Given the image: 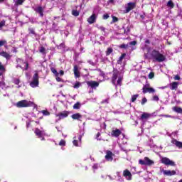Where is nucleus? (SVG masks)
<instances>
[{"label":"nucleus","mask_w":182,"mask_h":182,"mask_svg":"<svg viewBox=\"0 0 182 182\" xmlns=\"http://www.w3.org/2000/svg\"><path fill=\"white\" fill-rule=\"evenodd\" d=\"M28 32L31 35H36V33L35 32V29H33V28H29Z\"/></svg>","instance_id":"72a5a7b5"},{"label":"nucleus","mask_w":182,"mask_h":182,"mask_svg":"<svg viewBox=\"0 0 182 182\" xmlns=\"http://www.w3.org/2000/svg\"><path fill=\"white\" fill-rule=\"evenodd\" d=\"M14 85H19V83H21V80L18 78L14 79Z\"/></svg>","instance_id":"49530a36"},{"label":"nucleus","mask_w":182,"mask_h":182,"mask_svg":"<svg viewBox=\"0 0 182 182\" xmlns=\"http://www.w3.org/2000/svg\"><path fill=\"white\" fill-rule=\"evenodd\" d=\"M113 52V48H108L106 51V55L109 56Z\"/></svg>","instance_id":"c756f323"},{"label":"nucleus","mask_w":182,"mask_h":182,"mask_svg":"<svg viewBox=\"0 0 182 182\" xmlns=\"http://www.w3.org/2000/svg\"><path fill=\"white\" fill-rule=\"evenodd\" d=\"M69 116V112L68 111H63L61 112H59L55 115L56 117H58V120H62L63 119H66Z\"/></svg>","instance_id":"0eeeda50"},{"label":"nucleus","mask_w":182,"mask_h":182,"mask_svg":"<svg viewBox=\"0 0 182 182\" xmlns=\"http://www.w3.org/2000/svg\"><path fill=\"white\" fill-rule=\"evenodd\" d=\"M129 45L131 46H136V45H137V41H131L129 42Z\"/></svg>","instance_id":"c03bdc74"},{"label":"nucleus","mask_w":182,"mask_h":182,"mask_svg":"<svg viewBox=\"0 0 182 182\" xmlns=\"http://www.w3.org/2000/svg\"><path fill=\"white\" fill-rule=\"evenodd\" d=\"M119 48H120V49H127V48H129V45L122 44V45L119 46Z\"/></svg>","instance_id":"f704fd0d"},{"label":"nucleus","mask_w":182,"mask_h":182,"mask_svg":"<svg viewBox=\"0 0 182 182\" xmlns=\"http://www.w3.org/2000/svg\"><path fill=\"white\" fill-rule=\"evenodd\" d=\"M161 163H162V164H165V166H171L172 167L176 166V162L170 160V159L167 157H163L161 159Z\"/></svg>","instance_id":"423d86ee"},{"label":"nucleus","mask_w":182,"mask_h":182,"mask_svg":"<svg viewBox=\"0 0 182 182\" xmlns=\"http://www.w3.org/2000/svg\"><path fill=\"white\" fill-rule=\"evenodd\" d=\"M152 100H154V102H159V101L160 100V98H159V96L154 95V96L152 97Z\"/></svg>","instance_id":"a19ab883"},{"label":"nucleus","mask_w":182,"mask_h":182,"mask_svg":"<svg viewBox=\"0 0 182 182\" xmlns=\"http://www.w3.org/2000/svg\"><path fill=\"white\" fill-rule=\"evenodd\" d=\"M102 105L105 104V103H109V98L106 99V100H104L103 101H102L101 102Z\"/></svg>","instance_id":"6e6d98bb"},{"label":"nucleus","mask_w":182,"mask_h":182,"mask_svg":"<svg viewBox=\"0 0 182 182\" xmlns=\"http://www.w3.org/2000/svg\"><path fill=\"white\" fill-rule=\"evenodd\" d=\"M50 70H51L52 73H53L55 75V76H59V73H58V70H56L55 69V68L51 67Z\"/></svg>","instance_id":"c85d7f7f"},{"label":"nucleus","mask_w":182,"mask_h":182,"mask_svg":"<svg viewBox=\"0 0 182 182\" xmlns=\"http://www.w3.org/2000/svg\"><path fill=\"white\" fill-rule=\"evenodd\" d=\"M32 105H33L32 102L28 101L26 100H23L16 102V107H18V109H21L22 107H31Z\"/></svg>","instance_id":"7ed1b4c3"},{"label":"nucleus","mask_w":182,"mask_h":182,"mask_svg":"<svg viewBox=\"0 0 182 182\" xmlns=\"http://www.w3.org/2000/svg\"><path fill=\"white\" fill-rule=\"evenodd\" d=\"M13 52H14V53H16L18 52V50L16 48H14Z\"/></svg>","instance_id":"69168bd1"},{"label":"nucleus","mask_w":182,"mask_h":182,"mask_svg":"<svg viewBox=\"0 0 182 182\" xmlns=\"http://www.w3.org/2000/svg\"><path fill=\"white\" fill-rule=\"evenodd\" d=\"M162 117H171L170 115H161Z\"/></svg>","instance_id":"e2e57ef3"},{"label":"nucleus","mask_w":182,"mask_h":182,"mask_svg":"<svg viewBox=\"0 0 182 182\" xmlns=\"http://www.w3.org/2000/svg\"><path fill=\"white\" fill-rule=\"evenodd\" d=\"M122 176L129 181H130L133 177V175H132V172H130V171H129V169L124 170Z\"/></svg>","instance_id":"6e6552de"},{"label":"nucleus","mask_w":182,"mask_h":182,"mask_svg":"<svg viewBox=\"0 0 182 182\" xmlns=\"http://www.w3.org/2000/svg\"><path fill=\"white\" fill-rule=\"evenodd\" d=\"M150 116L151 114L147 112H144L141 115V120H147V119H150Z\"/></svg>","instance_id":"4be33fe9"},{"label":"nucleus","mask_w":182,"mask_h":182,"mask_svg":"<svg viewBox=\"0 0 182 182\" xmlns=\"http://www.w3.org/2000/svg\"><path fill=\"white\" fill-rule=\"evenodd\" d=\"M99 29H100V31H102V32H105L106 28H105V27H103V26H100Z\"/></svg>","instance_id":"13d9d810"},{"label":"nucleus","mask_w":182,"mask_h":182,"mask_svg":"<svg viewBox=\"0 0 182 182\" xmlns=\"http://www.w3.org/2000/svg\"><path fill=\"white\" fill-rule=\"evenodd\" d=\"M137 97H139V94H136L132 96L131 102L132 103H134L136 100H137Z\"/></svg>","instance_id":"bb28decb"},{"label":"nucleus","mask_w":182,"mask_h":182,"mask_svg":"<svg viewBox=\"0 0 182 182\" xmlns=\"http://www.w3.org/2000/svg\"><path fill=\"white\" fill-rule=\"evenodd\" d=\"M99 166L97 165V164H95L93 166H92V168L94 170H97Z\"/></svg>","instance_id":"5fc2aeb1"},{"label":"nucleus","mask_w":182,"mask_h":182,"mask_svg":"<svg viewBox=\"0 0 182 182\" xmlns=\"http://www.w3.org/2000/svg\"><path fill=\"white\" fill-rule=\"evenodd\" d=\"M25 2V0H16V5H22Z\"/></svg>","instance_id":"c9c22d12"},{"label":"nucleus","mask_w":182,"mask_h":182,"mask_svg":"<svg viewBox=\"0 0 182 182\" xmlns=\"http://www.w3.org/2000/svg\"><path fill=\"white\" fill-rule=\"evenodd\" d=\"M80 87V82L77 81L73 85L74 89H79Z\"/></svg>","instance_id":"7c9ffc66"},{"label":"nucleus","mask_w":182,"mask_h":182,"mask_svg":"<svg viewBox=\"0 0 182 182\" xmlns=\"http://www.w3.org/2000/svg\"><path fill=\"white\" fill-rule=\"evenodd\" d=\"M74 76L76 79L80 77V71H79V66L77 65L73 67Z\"/></svg>","instance_id":"4468645a"},{"label":"nucleus","mask_w":182,"mask_h":182,"mask_svg":"<svg viewBox=\"0 0 182 182\" xmlns=\"http://www.w3.org/2000/svg\"><path fill=\"white\" fill-rule=\"evenodd\" d=\"M109 18H110V16L107 14L102 16V19H109Z\"/></svg>","instance_id":"de8ad7c7"},{"label":"nucleus","mask_w":182,"mask_h":182,"mask_svg":"<svg viewBox=\"0 0 182 182\" xmlns=\"http://www.w3.org/2000/svg\"><path fill=\"white\" fill-rule=\"evenodd\" d=\"M0 70L1 72H5V67L4 66V65H2V63L0 62Z\"/></svg>","instance_id":"37998d69"},{"label":"nucleus","mask_w":182,"mask_h":182,"mask_svg":"<svg viewBox=\"0 0 182 182\" xmlns=\"http://www.w3.org/2000/svg\"><path fill=\"white\" fill-rule=\"evenodd\" d=\"M136 8V3L134 2H129L127 4V6L126 7V13L129 14L130 11H133Z\"/></svg>","instance_id":"9b49d317"},{"label":"nucleus","mask_w":182,"mask_h":182,"mask_svg":"<svg viewBox=\"0 0 182 182\" xmlns=\"http://www.w3.org/2000/svg\"><path fill=\"white\" fill-rule=\"evenodd\" d=\"M59 146H66V141L61 139L59 142Z\"/></svg>","instance_id":"4c0bfd02"},{"label":"nucleus","mask_w":182,"mask_h":182,"mask_svg":"<svg viewBox=\"0 0 182 182\" xmlns=\"http://www.w3.org/2000/svg\"><path fill=\"white\" fill-rule=\"evenodd\" d=\"M173 112H176V113H179L180 114H182V108L180 107H173L172 108Z\"/></svg>","instance_id":"393cba45"},{"label":"nucleus","mask_w":182,"mask_h":182,"mask_svg":"<svg viewBox=\"0 0 182 182\" xmlns=\"http://www.w3.org/2000/svg\"><path fill=\"white\" fill-rule=\"evenodd\" d=\"M41 113L43 114V116H50V112L48 110H43L41 111Z\"/></svg>","instance_id":"473e14b6"},{"label":"nucleus","mask_w":182,"mask_h":182,"mask_svg":"<svg viewBox=\"0 0 182 182\" xmlns=\"http://www.w3.org/2000/svg\"><path fill=\"white\" fill-rule=\"evenodd\" d=\"M113 156H114L113 152H112V151L107 150L106 151L105 160L107 161H113Z\"/></svg>","instance_id":"9d476101"},{"label":"nucleus","mask_w":182,"mask_h":182,"mask_svg":"<svg viewBox=\"0 0 182 182\" xmlns=\"http://www.w3.org/2000/svg\"><path fill=\"white\" fill-rule=\"evenodd\" d=\"M171 86V90H177V88L178 87V82H173L170 84Z\"/></svg>","instance_id":"5701e85b"},{"label":"nucleus","mask_w":182,"mask_h":182,"mask_svg":"<svg viewBox=\"0 0 182 182\" xmlns=\"http://www.w3.org/2000/svg\"><path fill=\"white\" fill-rule=\"evenodd\" d=\"M109 2L110 4H113V2H114V0H109Z\"/></svg>","instance_id":"338daca9"},{"label":"nucleus","mask_w":182,"mask_h":182,"mask_svg":"<svg viewBox=\"0 0 182 182\" xmlns=\"http://www.w3.org/2000/svg\"><path fill=\"white\" fill-rule=\"evenodd\" d=\"M151 56L152 58L153 62H159L160 63L166 60L165 55L157 50H153L151 53Z\"/></svg>","instance_id":"f03ea898"},{"label":"nucleus","mask_w":182,"mask_h":182,"mask_svg":"<svg viewBox=\"0 0 182 182\" xmlns=\"http://www.w3.org/2000/svg\"><path fill=\"white\" fill-rule=\"evenodd\" d=\"M60 76H63L65 75V72L63 70H60Z\"/></svg>","instance_id":"bf43d9fd"},{"label":"nucleus","mask_w":182,"mask_h":182,"mask_svg":"<svg viewBox=\"0 0 182 182\" xmlns=\"http://www.w3.org/2000/svg\"><path fill=\"white\" fill-rule=\"evenodd\" d=\"M171 143L172 144H174V146H176V147H177L178 149H182V142L178 141L176 139H173L171 140Z\"/></svg>","instance_id":"a211bd4d"},{"label":"nucleus","mask_w":182,"mask_h":182,"mask_svg":"<svg viewBox=\"0 0 182 182\" xmlns=\"http://www.w3.org/2000/svg\"><path fill=\"white\" fill-rule=\"evenodd\" d=\"M0 56H2V58H5L6 60H10L11 58H12V55L4 50L0 52Z\"/></svg>","instance_id":"2eb2a0df"},{"label":"nucleus","mask_w":182,"mask_h":182,"mask_svg":"<svg viewBox=\"0 0 182 182\" xmlns=\"http://www.w3.org/2000/svg\"><path fill=\"white\" fill-rule=\"evenodd\" d=\"M156 92V90L153 87H148L147 85H144L142 88V92L144 95H146V93H154Z\"/></svg>","instance_id":"1a4fd4ad"},{"label":"nucleus","mask_w":182,"mask_h":182,"mask_svg":"<svg viewBox=\"0 0 182 182\" xmlns=\"http://www.w3.org/2000/svg\"><path fill=\"white\" fill-rule=\"evenodd\" d=\"M71 118L73 120H78L80 121V119H82V114L80 113H75L71 115Z\"/></svg>","instance_id":"412c9836"},{"label":"nucleus","mask_w":182,"mask_h":182,"mask_svg":"<svg viewBox=\"0 0 182 182\" xmlns=\"http://www.w3.org/2000/svg\"><path fill=\"white\" fill-rule=\"evenodd\" d=\"M122 134V131L119 129H115L112 130L111 132V135L112 137H119Z\"/></svg>","instance_id":"dca6fc26"},{"label":"nucleus","mask_w":182,"mask_h":182,"mask_svg":"<svg viewBox=\"0 0 182 182\" xmlns=\"http://www.w3.org/2000/svg\"><path fill=\"white\" fill-rule=\"evenodd\" d=\"M46 50V49L45 47H43V46H41V47L39 48V52H40L41 53H45Z\"/></svg>","instance_id":"58836bf2"},{"label":"nucleus","mask_w":182,"mask_h":182,"mask_svg":"<svg viewBox=\"0 0 182 182\" xmlns=\"http://www.w3.org/2000/svg\"><path fill=\"white\" fill-rule=\"evenodd\" d=\"M166 6L168 8H171V9H173V8H174V3L173 2V1L169 0L166 4Z\"/></svg>","instance_id":"a878e982"},{"label":"nucleus","mask_w":182,"mask_h":182,"mask_svg":"<svg viewBox=\"0 0 182 182\" xmlns=\"http://www.w3.org/2000/svg\"><path fill=\"white\" fill-rule=\"evenodd\" d=\"M87 85L92 89H95V87H99V82L97 81H87Z\"/></svg>","instance_id":"ddd939ff"},{"label":"nucleus","mask_w":182,"mask_h":182,"mask_svg":"<svg viewBox=\"0 0 182 182\" xmlns=\"http://www.w3.org/2000/svg\"><path fill=\"white\" fill-rule=\"evenodd\" d=\"M55 80H57V82H63V80H62V78H60L59 75L55 76Z\"/></svg>","instance_id":"09e8293b"},{"label":"nucleus","mask_w":182,"mask_h":182,"mask_svg":"<svg viewBox=\"0 0 182 182\" xmlns=\"http://www.w3.org/2000/svg\"><path fill=\"white\" fill-rule=\"evenodd\" d=\"M72 15L74 16H79V11H77V10H73Z\"/></svg>","instance_id":"e433bc0d"},{"label":"nucleus","mask_w":182,"mask_h":182,"mask_svg":"<svg viewBox=\"0 0 182 182\" xmlns=\"http://www.w3.org/2000/svg\"><path fill=\"white\" fill-rule=\"evenodd\" d=\"M139 164H140L141 166H153V164H154V161L146 156L144 158V160L143 159L139 160Z\"/></svg>","instance_id":"20e7f679"},{"label":"nucleus","mask_w":182,"mask_h":182,"mask_svg":"<svg viewBox=\"0 0 182 182\" xmlns=\"http://www.w3.org/2000/svg\"><path fill=\"white\" fill-rule=\"evenodd\" d=\"M35 123H36V124H41V122L39 121H36Z\"/></svg>","instance_id":"774afa93"},{"label":"nucleus","mask_w":182,"mask_h":182,"mask_svg":"<svg viewBox=\"0 0 182 182\" xmlns=\"http://www.w3.org/2000/svg\"><path fill=\"white\" fill-rule=\"evenodd\" d=\"M35 12L39 14L41 18H43V8L42 6H39L34 9Z\"/></svg>","instance_id":"6ab92c4d"},{"label":"nucleus","mask_w":182,"mask_h":182,"mask_svg":"<svg viewBox=\"0 0 182 182\" xmlns=\"http://www.w3.org/2000/svg\"><path fill=\"white\" fill-rule=\"evenodd\" d=\"M164 176H176L177 174V172H176V171L174 170L173 171L165 170L164 171Z\"/></svg>","instance_id":"aec40b11"},{"label":"nucleus","mask_w":182,"mask_h":182,"mask_svg":"<svg viewBox=\"0 0 182 182\" xmlns=\"http://www.w3.org/2000/svg\"><path fill=\"white\" fill-rule=\"evenodd\" d=\"M145 43H146L147 45H150V40H146Z\"/></svg>","instance_id":"680f3d73"},{"label":"nucleus","mask_w":182,"mask_h":182,"mask_svg":"<svg viewBox=\"0 0 182 182\" xmlns=\"http://www.w3.org/2000/svg\"><path fill=\"white\" fill-rule=\"evenodd\" d=\"M73 109H75V110L80 109V102H77L75 104H74Z\"/></svg>","instance_id":"cd10ccee"},{"label":"nucleus","mask_w":182,"mask_h":182,"mask_svg":"<svg viewBox=\"0 0 182 182\" xmlns=\"http://www.w3.org/2000/svg\"><path fill=\"white\" fill-rule=\"evenodd\" d=\"M59 47L65 48V43H63L60 44Z\"/></svg>","instance_id":"052dcab7"},{"label":"nucleus","mask_w":182,"mask_h":182,"mask_svg":"<svg viewBox=\"0 0 182 182\" xmlns=\"http://www.w3.org/2000/svg\"><path fill=\"white\" fill-rule=\"evenodd\" d=\"M78 139L80 140V141H82V135H80V136L78 137Z\"/></svg>","instance_id":"0e129e2a"},{"label":"nucleus","mask_w":182,"mask_h":182,"mask_svg":"<svg viewBox=\"0 0 182 182\" xmlns=\"http://www.w3.org/2000/svg\"><path fill=\"white\" fill-rule=\"evenodd\" d=\"M6 40H0V47L4 46V45H6Z\"/></svg>","instance_id":"ea45409f"},{"label":"nucleus","mask_w":182,"mask_h":182,"mask_svg":"<svg viewBox=\"0 0 182 182\" xmlns=\"http://www.w3.org/2000/svg\"><path fill=\"white\" fill-rule=\"evenodd\" d=\"M96 19H97V16H96V14H92L88 18L87 22L90 23V25H92V23H95L96 22Z\"/></svg>","instance_id":"f8f14e48"},{"label":"nucleus","mask_w":182,"mask_h":182,"mask_svg":"<svg viewBox=\"0 0 182 182\" xmlns=\"http://www.w3.org/2000/svg\"><path fill=\"white\" fill-rule=\"evenodd\" d=\"M35 134L36 136H38V139H41V140H45V138L43 137V134L42 133V131L39 129V128L36 129Z\"/></svg>","instance_id":"f3484780"},{"label":"nucleus","mask_w":182,"mask_h":182,"mask_svg":"<svg viewBox=\"0 0 182 182\" xmlns=\"http://www.w3.org/2000/svg\"><path fill=\"white\" fill-rule=\"evenodd\" d=\"M116 22H119V18L112 16V21L111 22V23H116Z\"/></svg>","instance_id":"2f4dec72"},{"label":"nucleus","mask_w":182,"mask_h":182,"mask_svg":"<svg viewBox=\"0 0 182 182\" xmlns=\"http://www.w3.org/2000/svg\"><path fill=\"white\" fill-rule=\"evenodd\" d=\"M73 143L74 146H76L77 147V146H78L77 140H74V141H73Z\"/></svg>","instance_id":"4d7b16f0"},{"label":"nucleus","mask_w":182,"mask_h":182,"mask_svg":"<svg viewBox=\"0 0 182 182\" xmlns=\"http://www.w3.org/2000/svg\"><path fill=\"white\" fill-rule=\"evenodd\" d=\"M149 79H153L154 77V73L151 72L148 75Z\"/></svg>","instance_id":"a18cd8bd"},{"label":"nucleus","mask_w":182,"mask_h":182,"mask_svg":"<svg viewBox=\"0 0 182 182\" xmlns=\"http://www.w3.org/2000/svg\"><path fill=\"white\" fill-rule=\"evenodd\" d=\"M100 134H101L100 132H98L96 135L97 140H99L100 141L102 140V139L99 138L100 137Z\"/></svg>","instance_id":"3c124183"},{"label":"nucleus","mask_w":182,"mask_h":182,"mask_svg":"<svg viewBox=\"0 0 182 182\" xmlns=\"http://www.w3.org/2000/svg\"><path fill=\"white\" fill-rule=\"evenodd\" d=\"M120 71L116 68H113L112 83L114 86H122V82H123V77L119 76Z\"/></svg>","instance_id":"f257e3e1"},{"label":"nucleus","mask_w":182,"mask_h":182,"mask_svg":"<svg viewBox=\"0 0 182 182\" xmlns=\"http://www.w3.org/2000/svg\"><path fill=\"white\" fill-rule=\"evenodd\" d=\"M173 79H174V80H180V79H181L180 75H175Z\"/></svg>","instance_id":"864d4df0"},{"label":"nucleus","mask_w":182,"mask_h":182,"mask_svg":"<svg viewBox=\"0 0 182 182\" xmlns=\"http://www.w3.org/2000/svg\"><path fill=\"white\" fill-rule=\"evenodd\" d=\"M146 103H147V98H146V97L142 98L141 105H142V106H143L144 105H146Z\"/></svg>","instance_id":"79ce46f5"},{"label":"nucleus","mask_w":182,"mask_h":182,"mask_svg":"<svg viewBox=\"0 0 182 182\" xmlns=\"http://www.w3.org/2000/svg\"><path fill=\"white\" fill-rule=\"evenodd\" d=\"M3 26H5V21L3 20L0 22V28H3Z\"/></svg>","instance_id":"603ef678"},{"label":"nucleus","mask_w":182,"mask_h":182,"mask_svg":"<svg viewBox=\"0 0 182 182\" xmlns=\"http://www.w3.org/2000/svg\"><path fill=\"white\" fill-rule=\"evenodd\" d=\"M31 87H38L39 86V74L36 73L33 76V80L30 82Z\"/></svg>","instance_id":"39448f33"},{"label":"nucleus","mask_w":182,"mask_h":182,"mask_svg":"<svg viewBox=\"0 0 182 182\" xmlns=\"http://www.w3.org/2000/svg\"><path fill=\"white\" fill-rule=\"evenodd\" d=\"M26 65L25 70H28L29 69V63L28 62H24Z\"/></svg>","instance_id":"8fccbe9b"},{"label":"nucleus","mask_w":182,"mask_h":182,"mask_svg":"<svg viewBox=\"0 0 182 182\" xmlns=\"http://www.w3.org/2000/svg\"><path fill=\"white\" fill-rule=\"evenodd\" d=\"M124 58H126V53H124L121 55V56L119 57V60H117V64L118 65H122V63H123V59Z\"/></svg>","instance_id":"b1692460"}]
</instances>
